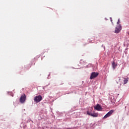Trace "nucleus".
Instances as JSON below:
<instances>
[{
  "instance_id": "obj_8",
  "label": "nucleus",
  "mask_w": 129,
  "mask_h": 129,
  "mask_svg": "<svg viewBox=\"0 0 129 129\" xmlns=\"http://www.w3.org/2000/svg\"><path fill=\"white\" fill-rule=\"evenodd\" d=\"M112 65L113 69H115V68L116 67V64H115V62L113 61L112 63Z\"/></svg>"
},
{
  "instance_id": "obj_1",
  "label": "nucleus",
  "mask_w": 129,
  "mask_h": 129,
  "mask_svg": "<svg viewBox=\"0 0 129 129\" xmlns=\"http://www.w3.org/2000/svg\"><path fill=\"white\" fill-rule=\"evenodd\" d=\"M42 99H43V97H42V96L40 95L35 96L34 98V100L36 103H38V102H40V101H42Z\"/></svg>"
},
{
  "instance_id": "obj_11",
  "label": "nucleus",
  "mask_w": 129,
  "mask_h": 129,
  "mask_svg": "<svg viewBox=\"0 0 129 129\" xmlns=\"http://www.w3.org/2000/svg\"><path fill=\"white\" fill-rule=\"evenodd\" d=\"M111 22H112V20H111Z\"/></svg>"
},
{
  "instance_id": "obj_7",
  "label": "nucleus",
  "mask_w": 129,
  "mask_h": 129,
  "mask_svg": "<svg viewBox=\"0 0 129 129\" xmlns=\"http://www.w3.org/2000/svg\"><path fill=\"white\" fill-rule=\"evenodd\" d=\"M94 108L96 109V110H98L99 111H100V110L102 109L101 106H100L99 104H97L96 106L94 107Z\"/></svg>"
},
{
  "instance_id": "obj_9",
  "label": "nucleus",
  "mask_w": 129,
  "mask_h": 129,
  "mask_svg": "<svg viewBox=\"0 0 129 129\" xmlns=\"http://www.w3.org/2000/svg\"><path fill=\"white\" fill-rule=\"evenodd\" d=\"M128 81V80L124 79L123 80V84H126L127 83V82Z\"/></svg>"
},
{
  "instance_id": "obj_10",
  "label": "nucleus",
  "mask_w": 129,
  "mask_h": 129,
  "mask_svg": "<svg viewBox=\"0 0 129 129\" xmlns=\"http://www.w3.org/2000/svg\"><path fill=\"white\" fill-rule=\"evenodd\" d=\"M120 23L119 19H118V22H117V25H119Z\"/></svg>"
},
{
  "instance_id": "obj_3",
  "label": "nucleus",
  "mask_w": 129,
  "mask_h": 129,
  "mask_svg": "<svg viewBox=\"0 0 129 129\" xmlns=\"http://www.w3.org/2000/svg\"><path fill=\"white\" fill-rule=\"evenodd\" d=\"M114 112V110H110L103 117V118H107V117H109L112 113Z\"/></svg>"
},
{
  "instance_id": "obj_2",
  "label": "nucleus",
  "mask_w": 129,
  "mask_h": 129,
  "mask_svg": "<svg viewBox=\"0 0 129 129\" xmlns=\"http://www.w3.org/2000/svg\"><path fill=\"white\" fill-rule=\"evenodd\" d=\"M98 73L93 72L91 74L90 79L92 80L94 79V78H96L98 76Z\"/></svg>"
},
{
  "instance_id": "obj_4",
  "label": "nucleus",
  "mask_w": 129,
  "mask_h": 129,
  "mask_svg": "<svg viewBox=\"0 0 129 129\" xmlns=\"http://www.w3.org/2000/svg\"><path fill=\"white\" fill-rule=\"evenodd\" d=\"M120 31H121V25H117V26L115 28V33H118L119 32H120Z\"/></svg>"
},
{
  "instance_id": "obj_5",
  "label": "nucleus",
  "mask_w": 129,
  "mask_h": 129,
  "mask_svg": "<svg viewBox=\"0 0 129 129\" xmlns=\"http://www.w3.org/2000/svg\"><path fill=\"white\" fill-rule=\"evenodd\" d=\"M87 114L91 116H93V117H97V116H98V114L97 113H90V112L88 111H87Z\"/></svg>"
},
{
  "instance_id": "obj_6",
  "label": "nucleus",
  "mask_w": 129,
  "mask_h": 129,
  "mask_svg": "<svg viewBox=\"0 0 129 129\" xmlns=\"http://www.w3.org/2000/svg\"><path fill=\"white\" fill-rule=\"evenodd\" d=\"M26 101V95L23 94L22 95L20 99V101L21 103H24L25 101Z\"/></svg>"
}]
</instances>
